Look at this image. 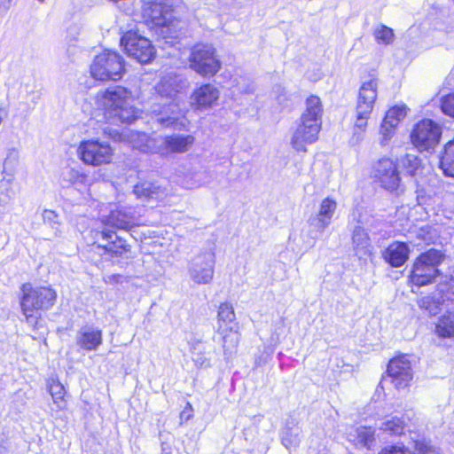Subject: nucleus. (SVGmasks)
<instances>
[{
    "label": "nucleus",
    "instance_id": "nucleus-1",
    "mask_svg": "<svg viewBox=\"0 0 454 454\" xmlns=\"http://www.w3.org/2000/svg\"><path fill=\"white\" fill-rule=\"evenodd\" d=\"M19 303L25 322L37 330L41 326L42 313L51 310L57 303L58 293L51 286H34L30 282L20 286Z\"/></svg>",
    "mask_w": 454,
    "mask_h": 454
},
{
    "label": "nucleus",
    "instance_id": "nucleus-2",
    "mask_svg": "<svg viewBox=\"0 0 454 454\" xmlns=\"http://www.w3.org/2000/svg\"><path fill=\"white\" fill-rule=\"evenodd\" d=\"M89 236L90 243L88 247L100 256L117 260L132 257L133 246L114 230L93 228L89 231Z\"/></svg>",
    "mask_w": 454,
    "mask_h": 454
},
{
    "label": "nucleus",
    "instance_id": "nucleus-3",
    "mask_svg": "<svg viewBox=\"0 0 454 454\" xmlns=\"http://www.w3.org/2000/svg\"><path fill=\"white\" fill-rule=\"evenodd\" d=\"M444 258V254L434 248L420 253L412 262L408 275V285L420 288L434 283L441 274L439 266Z\"/></svg>",
    "mask_w": 454,
    "mask_h": 454
},
{
    "label": "nucleus",
    "instance_id": "nucleus-4",
    "mask_svg": "<svg viewBox=\"0 0 454 454\" xmlns=\"http://www.w3.org/2000/svg\"><path fill=\"white\" fill-rule=\"evenodd\" d=\"M370 178L389 194L399 196L404 192L397 159L383 156L373 161L370 168Z\"/></svg>",
    "mask_w": 454,
    "mask_h": 454
},
{
    "label": "nucleus",
    "instance_id": "nucleus-5",
    "mask_svg": "<svg viewBox=\"0 0 454 454\" xmlns=\"http://www.w3.org/2000/svg\"><path fill=\"white\" fill-rule=\"evenodd\" d=\"M77 154L84 165L97 168L113 164L115 151L110 143L98 138H90L79 143Z\"/></svg>",
    "mask_w": 454,
    "mask_h": 454
},
{
    "label": "nucleus",
    "instance_id": "nucleus-6",
    "mask_svg": "<svg viewBox=\"0 0 454 454\" xmlns=\"http://www.w3.org/2000/svg\"><path fill=\"white\" fill-rule=\"evenodd\" d=\"M143 16L153 27H171L176 22V13L181 0H144Z\"/></svg>",
    "mask_w": 454,
    "mask_h": 454
},
{
    "label": "nucleus",
    "instance_id": "nucleus-7",
    "mask_svg": "<svg viewBox=\"0 0 454 454\" xmlns=\"http://www.w3.org/2000/svg\"><path fill=\"white\" fill-rule=\"evenodd\" d=\"M124 71V60L115 51H103L94 58L90 65V74L98 81L120 80Z\"/></svg>",
    "mask_w": 454,
    "mask_h": 454
},
{
    "label": "nucleus",
    "instance_id": "nucleus-8",
    "mask_svg": "<svg viewBox=\"0 0 454 454\" xmlns=\"http://www.w3.org/2000/svg\"><path fill=\"white\" fill-rule=\"evenodd\" d=\"M217 328L222 335L223 348L224 354H231L239 345V331L230 326L231 324L236 323V314L232 304L229 301L221 302L217 309Z\"/></svg>",
    "mask_w": 454,
    "mask_h": 454
},
{
    "label": "nucleus",
    "instance_id": "nucleus-9",
    "mask_svg": "<svg viewBox=\"0 0 454 454\" xmlns=\"http://www.w3.org/2000/svg\"><path fill=\"white\" fill-rule=\"evenodd\" d=\"M441 137V127L430 119L417 122L410 134L411 143L419 152L434 150L439 145Z\"/></svg>",
    "mask_w": 454,
    "mask_h": 454
},
{
    "label": "nucleus",
    "instance_id": "nucleus-10",
    "mask_svg": "<svg viewBox=\"0 0 454 454\" xmlns=\"http://www.w3.org/2000/svg\"><path fill=\"white\" fill-rule=\"evenodd\" d=\"M321 115H301V122L291 140L293 148L300 153H306L308 145L315 143L321 129Z\"/></svg>",
    "mask_w": 454,
    "mask_h": 454
},
{
    "label": "nucleus",
    "instance_id": "nucleus-11",
    "mask_svg": "<svg viewBox=\"0 0 454 454\" xmlns=\"http://www.w3.org/2000/svg\"><path fill=\"white\" fill-rule=\"evenodd\" d=\"M190 67L202 76H213L221 67L215 48L207 44L195 46L190 55Z\"/></svg>",
    "mask_w": 454,
    "mask_h": 454
},
{
    "label": "nucleus",
    "instance_id": "nucleus-12",
    "mask_svg": "<svg viewBox=\"0 0 454 454\" xmlns=\"http://www.w3.org/2000/svg\"><path fill=\"white\" fill-rule=\"evenodd\" d=\"M132 101L130 92L121 86L98 92L96 96V103L98 108L105 111L120 110L128 112L131 109Z\"/></svg>",
    "mask_w": 454,
    "mask_h": 454
},
{
    "label": "nucleus",
    "instance_id": "nucleus-13",
    "mask_svg": "<svg viewBox=\"0 0 454 454\" xmlns=\"http://www.w3.org/2000/svg\"><path fill=\"white\" fill-rule=\"evenodd\" d=\"M127 54L142 64L149 63L155 56V50L150 40L136 33L128 32L121 40Z\"/></svg>",
    "mask_w": 454,
    "mask_h": 454
},
{
    "label": "nucleus",
    "instance_id": "nucleus-14",
    "mask_svg": "<svg viewBox=\"0 0 454 454\" xmlns=\"http://www.w3.org/2000/svg\"><path fill=\"white\" fill-rule=\"evenodd\" d=\"M386 373L396 389L410 387L413 375L407 355L398 354L392 357L387 363Z\"/></svg>",
    "mask_w": 454,
    "mask_h": 454
},
{
    "label": "nucleus",
    "instance_id": "nucleus-15",
    "mask_svg": "<svg viewBox=\"0 0 454 454\" xmlns=\"http://www.w3.org/2000/svg\"><path fill=\"white\" fill-rule=\"evenodd\" d=\"M102 228H109L111 230L130 231L138 226L134 222V216L122 208H115L111 210L107 215L100 220Z\"/></svg>",
    "mask_w": 454,
    "mask_h": 454
},
{
    "label": "nucleus",
    "instance_id": "nucleus-16",
    "mask_svg": "<svg viewBox=\"0 0 454 454\" xmlns=\"http://www.w3.org/2000/svg\"><path fill=\"white\" fill-rule=\"evenodd\" d=\"M410 252L407 243L393 241L382 252V258L391 267L399 268L407 262Z\"/></svg>",
    "mask_w": 454,
    "mask_h": 454
},
{
    "label": "nucleus",
    "instance_id": "nucleus-17",
    "mask_svg": "<svg viewBox=\"0 0 454 454\" xmlns=\"http://www.w3.org/2000/svg\"><path fill=\"white\" fill-rule=\"evenodd\" d=\"M219 90L212 84H204L194 90L191 103L197 110L205 111L211 108L218 100Z\"/></svg>",
    "mask_w": 454,
    "mask_h": 454
},
{
    "label": "nucleus",
    "instance_id": "nucleus-18",
    "mask_svg": "<svg viewBox=\"0 0 454 454\" xmlns=\"http://www.w3.org/2000/svg\"><path fill=\"white\" fill-rule=\"evenodd\" d=\"M378 80L371 77L364 82L359 90L357 101V114H370L377 98Z\"/></svg>",
    "mask_w": 454,
    "mask_h": 454
},
{
    "label": "nucleus",
    "instance_id": "nucleus-19",
    "mask_svg": "<svg viewBox=\"0 0 454 454\" xmlns=\"http://www.w3.org/2000/svg\"><path fill=\"white\" fill-rule=\"evenodd\" d=\"M103 343V332L98 328H82L76 337L77 346L83 351H96Z\"/></svg>",
    "mask_w": 454,
    "mask_h": 454
},
{
    "label": "nucleus",
    "instance_id": "nucleus-20",
    "mask_svg": "<svg viewBox=\"0 0 454 454\" xmlns=\"http://www.w3.org/2000/svg\"><path fill=\"white\" fill-rule=\"evenodd\" d=\"M46 390L58 411L67 409L68 394L58 376H51L46 380Z\"/></svg>",
    "mask_w": 454,
    "mask_h": 454
},
{
    "label": "nucleus",
    "instance_id": "nucleus-21",
    "mask_svg": "<svg viewBox=\"0 0 454 454\" xmlns=\"http://www.w3.org/2000/svg\"><path fill=\"white\" fill-rule=\"evenodd\" d=\"M194 143L195 137L192 135L167 136L163 139L162 149L167 153H184L188 152Z\"/></svg>",
    "mask_w": 454,
    "mask_h": 454
},
{
    "label": "nucleus",
    "instance_id": "nucleus-22",
    "mask_svg": "<svg viewBox=\"0 0 454 454\" xmlns=\"http://www.w3.org/2000/svg\"><path fill=\"white\" fill-rule=\"evenodd\" d=\"M434 333L442 340L454 338V309H447L438 317Z\"/></svg>",
    "mask_w": 454,
    "mask_h": 454
},
{
    "label": "nucleus",
    "instance_id": "nucleus-23",
    "mask_svg": "<svg viewBox=\"0 0 454 454\" xmlns=\"http://www.w3.org/2000/svg\"><path fill=\"white\" fill-rule=\"evenodd\" d=\"M398 162L406 176L418 177L424 173L425 165L422 159L417 155L406 153L398 160Z\"/></svg>",
    "mask_w": 454,
    "mask_h": 454
},
{
    "label": "nucleus",
    "instance_id": "nucleus-24",
    "mask_svg": "<svg viewBox=\"0 0 454 454\" xmlns=\"http://www.w3.org/2000/svg\"><path fill=\"white\" fill-rule=\"evenodd\" d=\"M336 208L337 202L331 197H326L321 201L319 210L316 217L317 227L318 230L323 231L331 223Z\"/></svg>",
    "mask_w": 454,
    "mask_h": 454
},
{
    "label": "nucleus",
    "instance_id": "nucleus-25",
    "mask_svg": "<svg viewBox=\"0 0 454 454\" xmlns=\"http://www.w3.org/2000/svg\"><path fill=\"white\" fill-rule=\"evenodd\" d=\"M439 168L446 176L454 177V138L444 145L439 158Z\"/></svg>",
    "mask_w": 454,
    "mask_h": 454
},
{
    "label": "nucleus",
    "instance_id": "nucleus-26",
    "mask_svg": "<svg viewBox=\"0 0 454 454\" xmlns=\"http://www.w3.org/2000/svg\"><path fill=\"white\" fill-rule=\"evenodd\" d=\"M160 192V186L147 181L137 183L133 187V193L136 197L145 201L159 199Z\"/></svg>",
    "mask_w": 454,
    "mask_h": 454
},
{
    "label": "nucleus",
    "instance_id": "nucleus-27",
    "mask_svg": "<svg viewBox=\"0 0 454 454\" xmlns=\"http://www.w3.org/2000/svg\"><path fill=\"white\" fill-rule=\"evenodd\" d=\"M407 425L404 418L393 417L383 423L381 429L390 435L400 436L404 434Z\"/></svg>",
    "mask_w": 454,
    "mask_h": 454
},
{
    "label": "nucleus",
    "instance_id": "nucleus-28",
    "mask_svg": "<svg viewBox=\"0 0 454 454\" xmlns=\"http://www.w3.org/2000/svg\"><path fill=\"white\" fill-rule=\"evenodd\" d=\"M400 122V115H384L380 132L385 138H389L397 128Z\"/></svg>",
    "mask_w": 454,
    "mask_h": 454
},
{
    "label": "nucleus",
    "instance_id": "nucleus-29",
    "mask_svg": "<svg viewBox=\"0 0 454 454\" xmlns=\"http://www.w3.org/2000/svg\"><path fill=\"white\" fill-rule=\"evenodd\" d=\"M373 35L378 43L385 45L392 43L395 37L393 29L385 25L376 27Z\"/></svg>",
    "mask_w": 454,
    "mask_h": 454
},
{
    "label": "nucleus",
    "instance_id": "nucleus-30",
    "mask_svg": "<svg viewBox=\"0 0 454 454\" xmlns=\"http://www.w3.org/2000/svg\"><path fill=\"white\" fill-rule=\"evenodd\" d=\"M370 238L368 233L362 227H356L352 233V243L354 249H364L369 245Z\"/></svg>",
    "mask_w": 454,
    "mask_h": 454
},
{
    "label": "nucleus",
    "instance_id": "nucleus-31",
    "mask_svg": "<svg viewBox=\"0 0 454 454\" xmlns=\"http://www.w3.org/2000/svg\"><path fill=\"white\" fill-rule=\"evenodd\" d=\"M356 440L364 447L370 448L373 443L374 430L371 427H360L356 429Z\"/></svg>",
    "mask_w": 454,
    "mask_h": 454
},
{
    "label": "nucleus",
    "instance_id": "nucleus-32",
    "mask_svg": "<svg viewBox=\"0 0 454 454\" xmlns=\"http://www.w3.org/2000/svg\"><path fill=\"white\" fill-rule=\"evenodd\" d=\"M307 114H321L323 112V106L321 99L315 95L309 96L306 99Z\"/></svg>",
    "mask_w": 454,
    "mask_h": 454
},
{
    "label": "nucleus",
    "instance_id": "nucleus-33",
    "mask_svg": "<svg viewBox=\"0 0 454 454\" xmlns=\"http://www.w3.org/2000/svg\"><path fill=\"white\" fill-rule=\"evenodd\" d=\"M441 285L443 286V288L441 290L442 296L449 301H454V277H450Z\"/></svg>",
    "mask_w": 454,
    "mask_h": 454
},
{
    "label": "nucleus",
    "instance_id": "nucleus-34",
    "mask_svg": "<svg viewBox=\"0 0 454 454\" xmlns=\"http://www.w3.org/2000/svg\"><path fill=\"white\" fill-rule=\"evenodd\" d=\"M413 454H433L434 452V448L427 442L416 440L413 445Z\"/></svg>",
    "mask_w": 454,
    "mask_h": 454
},
{
    "label": "nucleus",
    "instance_id": "nucleus-35",
    "mask_svg": "<svg viewBox=\"0 0 454 454\" xmlns=\"http://www.w3.org/2000/svg\"><path fill=\"white\" fill-rule=\"evenodd\" d=\"M194 410L191 403L187 402L183 411L179 414V423L183 425L193 419Z\"/></svg>",
    "mask_w": 454,
    "mask_h": 454
},
{
    "label": "nucleus",
    "instance_id": "nucleus-36",
    "mask_svg": "<svg viewBox=\"0 0 454 454\" xmlns=\"http://www.w3.org/2000/svg\"><path fill=\"white\" fill-rule=\"evenodd\" d=\"M80 34L81 27L77 24H73L67 30L66 40L72 45L78 41Z\"/></svg>",
    "mask_w": 454,
    "mask_h": 454
},
{
    "label": "nucleus",
    "instance_id": "nucleus-37",
    "mask_svg": "<svg viewBox=\"0 0 454 454\" xmlns=\"http://www.w3.org/2000/svg\"><path fill=\"white\" fill-rule=\"evenodd\" d=\"M441 108L443 114H454V93L442 98Z\"/></svg>",
    "mask_w": 454,
    "mask_h": 454
},
{
    "label": "nucleus",
    "instance_id": "nucleus-38",
    "mask_svg": "<svg viewBox=\"0 0 454 454\" xmlns=\"http://www.w3.org/2000/svg\"><path fill=\"white\" fill-rule=\"evenodd\" d=\"M379 454H410L404 446L388 445L380 450Z\"/></svg>",
    "mask_w": 454,
    "mask_h": 454
},
{
    "label": "nucleus",
    "instance_id": "nucleus-39",
    "mask_svg": "<svg viewBox=\"0 0 454 454\" xmlns=\"http://www.w3.org/2000/svg\"><path fill=\"white\" fill-rule=\"evenodd\" d=\"M214 271L212 269L204 270L201 273H197L195 280L198 284H207L213 278Z\"/></svg>",
    "mask_w": 454,
    "mask_h": 454
},
{
    "label": "nucleus",
    "instance_id": "nucleus-40",
    "mask_svg": "<svg viewBox=\"0 0 454 454\" xmlns=\"http://www.w3.org/2000/svg\"><path fill=\"white\" fill-rule=\"evenodd\" d=\"M14 0H0V16H4L13 5Z\"/></svg>",
    "mask_w": 454,
    "mask_h": 454
},
{
    "label": "nucleus",
    "instance_id": "nucleus-41",
    "mask_svg": "<svg viewBox=\"0 0 454 454\" xmlns=\"http://www.w3.org/2000/svg\"><path fill=\"white\" fill-rule=\"evenodd\" d=\"M409 110L405 104H398L392 106L386 114H406Z\"/></svg>",
    "mask_w": 454,
    "mask_h": 454
},
{
    "label": "nucleus",
    "instance_id": "nucleus-42",
    "mask_svg": "<svg viewBox=\"0 0 454 454\" xmlns=\"http://www.w3.org/2000/svg\"><path fill=\"white\" fill-rule=\"evenodd\" d=\"M366 123H367V118L365 115H357L356 116V126L362 128V127L366 126Z\"/></svg>",
    "mask_w": 454,
    "mask_h": 454
},
{
    "label": "nucleus",
    "instance_id": "nucleus-43",
    "mask_svg": "<svg viewBox=\"0 0 454 454\" xmlns=\"http://www.w3.org/2000/svg\"><path fill=\"white\" fill-rule=\"evenodd\" d=\"M122 276L121 274H113L109 277L111 282L119 283L121 282Z\"/></svg>",
    "mask_w": 454,
    "mask_h": 454
},
{
    "label": "nucleus",
    "instance_id": "nucleus-44",
    "mask_svg": "<svg viewBox=\"0 0 454 454\" xmlns=\"http://www.w3.org/2000/svg\"><path fill=\"white\" fill-rule=\"evenodd\" d=\"M423 303H424V301L422 300V301H420V303H419V306H420L421 308H423V307H424Z\"/></svg>",
    "mask_w": 454,
    "mask_h": 454
},
{
    "label": "nucleus",
    "instance_id": "nucleus-45",
    "mask_svg": "<svg viewBox=\"0 0 454 454\" xmlns=\"http://www.w3.org/2000/svg\"><path fill=\"white\" fill-rule=\"evenodd\" d=\"M131 116H132V120H136L137 115H131Z\"/></svg>",
    "mask_w": 454,
    "mask_h": 454
},
{
    "label": "nucleus",
    "instance_id": "nucleus-46",
    "mask_svg": "<svg viewBox=\"0 0 454 454\" xmlns=\"http://www.w3.org/2000/svg\"><path fill=\"white\" fill-rule=\"evenodd\" d=\"M130 114H135L137 113L134 110H132Z\"/></svg>",
    "mask_w": 454,
    "mask_h": 454
},
{
    "label": "nucleus",
    "instance_id": "nucleus-47",
    "mask_svg": "<svg viewBox=\"0 0 454 454\" xmlns=\"http://www.w3.org/2000/svg\"><path fill=\"white\" fill-rule=\"evenodd\" d=\"M454 117V115H452Z\"/></svg>",
    "mask_w": 454,
    "mask_h": 454
}]
</instances>
